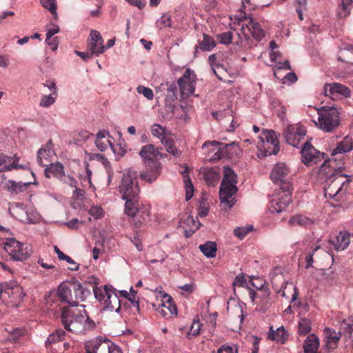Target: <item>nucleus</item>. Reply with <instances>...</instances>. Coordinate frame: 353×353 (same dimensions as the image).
Returning <instances> with one entry per match:
<instances>
[{"label": "nucleus", "instance_id": "f257e3e1", "mask_svg": "<svg viewBox=\"0 0 353 353\" xmlns=\"http://www.w3.org/2000/svg\"><path fill=\"white\" fill-rule=\"evenodd\" d=\"M119 189L123 194V199L125 200V214L132 217V223L136 228L141 227L150 220V213L146 208H139L137 206L139 187L137 173L129 171L124 174Z\"/></svg>", "mask_w": 353, "mask_h": 353}, {"label": "nucleus", "instance_id": "f03ea898", "mask_svg": "<svg viewBox=\"0 0 353 353\" xmlns=\"http://www.w3.org/2000/svg\"><path fill=\"white\" fill-rule=\"evenodd\" d=\"M343 166L344 163L341 160L330 158L325 161L319 169V176L326 181L325 190L330 196L339 194L343 192V187L348 185L349 180H344L345 176L341 174Z\"/></svg>", "mask_w": 353, "mask_h": 353}, {"label": "nucleus", "instance_id": "7ed1b4c3", "mask_svg": "<svg viewBox=\"0 0 353 353\" xmlns=\"http://www.w3.org/2000/svg\"><path fill=\"white\" fill-rule=\"evenodd\" d=\"M61 321L65 330L77 334L85 333L96 326L84 309L79 310L63 307L61 309Z\"/></svg>", "mask_w": 353, "mask_h": 353}, {"label": "nucleus", "instance_id": "20e7f679", "mask_svg": "<svg viewBox=\"0 0 353 353\" xmlns=\"http://www.w3.org/2000/svg\"><path fill=\"white\" fill-rule=\"evenodd\" d=\"M139 155L143 159L146 165L147 170L150 171L141 173L140 176L142 179L150 183L153 182L160 174V163L155 161V159L160 155L157 148H155L152 144H148L141 148Z\"/></svg>", "mask_w": 353, "mask_h": 353}, {"label": "nucleus", "instance_id": "39448f33", "mask_svg": "<svg viewBox=\"0 0 353 353\" xmlns=\"http://www.w3.org/2000/svg\"><path fill=\"white\" fill-rule=\"evenodd\" d=\"M223 178L219 190V196L225 209H230L234 205L233 196L237 191V177L234 170L228 166L223 168Z\"/></svg>", "mask_w": 353, "mask_h": 353}, {"label": "nucleus", "instance_id": "423d86ee", "mask_svg": "<svg viewBox=\"0 0 353 353\" xmlns=\"http://www.w3.org/2000/svg\"><path fill=\"white\" fill-rule=\"evenodd\" d=\"M319 127L325 132H334L340 124V114L334 106H323L318 110Z\"/></svg>", "mask_w": 353, "mask_h": 353}, {"label": "nucleus", "instance_id": "0eeeda50", "mask_svg": "<svg viewBox=\"0 0 353 353\" xmlns=\"http://www.w3.org/2000/svg\"><path fill=\"white\" fill-rule=\"evenodd\" d=\"M85 353H122L119 347L105 336H98L85 342Z\"/></svg>", "mask_w": 353, "mask_h": 353}, {"label": "nucleus", "instance_id": "6e6552de", "mask_svg": "<svg viewBox=\"0 0 353 353\" xmlns=\"http://www.w3.org/2000/svg\"><path fill=\"white\" fill-rule=\"evenodd\" d=\"M292 184H287L285 189L270 201V210L272 213L281 212L285 210L292 201Z\"/></svg>", "mask_w": 353, "mask_h": 353}, {"label": "nucleus", "instance_id": "1a4fd4ad", "mask_svg": "<svg viewBox=\"0 0 353 353\" xmlns=\"http://www.w3.org/2000/svg\"><path fill=\"white\" fill-rule=\"evenodd\" d=\"M305 128L299 123L287 126L283 132V137L286 143L295 148L299 147L305 139Z\"/></svg>", "mask_w": 353, "mask_h": 353}, {"label": "nucleus", "instance_id": "9d476101", "mask_svg": "<svg viewBox=\"0 0 353 353\" xmlns=\"http://www.w3.org/2000/svg\"><path fill=\"white\" fill-rule=\"evenodd\" d=\"M4 249L15 261H23L29 257L28 247L14 239H8Z\"/></svg>", "mask_w": 353, "mask_h": 353}, {"label": "nucleus", "instance_id": "9b49d317", "mask_svg": "<svg viewBox=\"0 0 353 353\" xmlns=\"http://www.w3.org/2000/svg\"><path fill=\"white\" fill-rule=\"evenodd\" d=\"M196 83V74L189 68L186 69L183 75L178 80L181 97L185 99L194 94Z\"/></svg>", "mask_w": 353, "mask_h": 353}, {"label": "nucleus", "instance_id": "f8f14e48", "mask_svg": "<svg viewBox=\"0 0 353 353\" xmlns=\"http://www.w3.org/2000/svg\"><path fill=\"white\" fill-rule=\"evenodd\" d=\"M261 140L265 156L276 154L279 151V141L274 130H265L263 133Z\"/></svg>", "mask_w": 353, "mask_h": 353}, {"label": "nucleus", "instance_id": "ddd939ff", "mask_svg": "<svg viewBox=\"0 0 353 353\" xmlns=\"http://www.w3.org/2000/svg\"><path fill=\"white\" fill-rule=\"evenodd\" d=\"M271 179L275 183H280L281 189H285L287 184H291L289 179V169L284 163H278L270 174Z\"/></svg>", "mask_w": 353, "mask_h": 353}, {"label": "nucleus", "instance_id": "4468645a", "mask_svg": "<svg viewBox=\"0 0 353 353\" xmlns=\"http://www.w3.org/2000/svg\"><path fill=\"white\" fill-rule=\"evenodd\" d=\"M302 161L307 166L317 163L321 159V153L308 142H305L301 150Z\"/></svg>", "mask_w": 353, "mask_h": 353}, {"label": "nucleus", "instance_id": "2eb2a0df", "mask_svg": "<svg viewBox=\"0 0 353 353\" xmlns=\"http://www.w3.org/2000/svg\"><path fill=\"white\" fill-rule=\"evenodd\" d=\"M57 296L61 302L66 303L71 307L76 306L72 283H61L57 289Z\"/></svg>", "mask_w": 353, "mask_h": 353}, {"label": "nucleus", "instance_id": "dca6fc26", "mask_svg": "<svg viewBox=\"0 0 353 353\" xmlns=\"http://www.w3.org/2000/svg\"><path fill=\"white\" fill-rule=\"evenodd\" d=\"M323 92L325 96L330 97L332 99L339 95L345 97L350 96V90L339 83H326L323 88Z\"/></svg>", "mask_w": 353, "mask_h": 353}, {"label": "nucleus", "instance_id": "f3484780", "mask_svg": "<svg viewBox=\"0 0 353 353\" xmlns=\"http://www.w3.org/2000/svg\"><path fill=\"white\" fill-rule=\"evenodd\" d=\"M229 145L219 143L215 141L211 142H205L203 145V149L209 148L210 150L214 152L212 156L214 159H220L221 158L227 157L228 154Z\"/></svg>", "mask_w": 353, "mask_h": 353}, {"label": "nucleus", "instance_id": "a211bd4d", "mask_svg": "<svg viewBox=\"0 0 353 353\" xmlns=\"http://www.w3.org/2000/svg\"><path fill=\"white\" fill-rule=\"evenodd\" d=\"M90 40L88 41V48L94 54L99 55L104 52L105 47L103 46V39L97 30L90 32Z\"/></svg>", "mask_w": 353, "mask_h": 353}, {"label": "nucleus", "instance_id": "6ab92c4d", "mask_svg": "<svg viewBox=\"0 0 353 353\" xmlns=\"http://www.w3.org/2000/svg\"><path fill=\"white\" fill-rule=\"evenodd\" d=\"M329 243L337 251L345 250L350 243V234L347 232H340L338 234L330 236Z\"/></svg>", "mask_w": 353, "mask_h": 353}, {"label": "nucleus", "instance_id": "aec40b11", "mask_svg": "<svg viewBox=\"0 0 353 353\" xmlns=\"http://www.w3.org/2000/svg\"><path fill=\"white\" fill-rule=\"evenodd\" d=\"M338 61L345 63L347 67L353 65V46L343 43L339 47Z\"/></svg>", "mask_w": 353, "mask_h": 353}, {"label": "nucleus", "instance_id": "412c9836", "mask_svg": "<svg viewBox=\"0 0 353 353\" xmlns=\"http://www.w3.org/2000/svg\"><path fill=\"white\" fill-rule=\"evenodd\" d=\"M54 152L52 148V141L43 145L37 152V161L41 166H46L50 163V158L52 156Z\"/></svg>", "mask_w": 353, "mask_h": 353}, {"label": "nucleus", "instance_id": "4be33fe9", "mask_svg": "<svg viewBox=\"0 0 353 353\" xmlns=\"http://www.w3.org/2000/svg\"><path fill=\"white\" fill-rule=\"evenodd\" d=\"M9 210L12 216L20 221L26 223L31 221L23 203H14L10 205Z\"/></svg>", "mask_w": 353, "mask_h": 353}, {"label": "nucleus", "instance_id": "5701e85b", "mask_svg": "<svg viewBox=\"0 0 353 353\" xmlns=\"http://www.w3.org/2000/svg\"><path fill=\"white\" fill-rule=\"evenodd\" d=\"M325 345L324 347L330 352L337 347L338 343L341 338V334L336 333L335 330L327 328L325 330Z\"/></svg>", "mask_w": 353, "mask_h": 353}, {"label": "nucleus", "instance_id": "b1692460", "mask_svg": "<svg viewBox=\"0 0 353 353\" xmlns=\"http://www.w3.org/2000/svg\"><path fill=\"white\" fill-rule=\"evenodd\" d=\"M112 137L106 131H99L97 134L95 144L101 152L105 151L108 146L111 148L112 142L110 139Z\"/></svg>", "mask_w": 353, "mask_h": 353}, {"label": "nucleus", "instance_id": "393cba45", "mask_svg": "<svg viewBox=\"0 0 353 353\" xmlns=\"http://www.w3.org/2000/svg\"><path fill=\"white\" fill-rule=\"evenodd\" d=\"M353 150V139L346 136L343 140L337 143L336 147L332 151L331 155L335 156L337 154H343Z\"/></svg>", "mask_w": 353, "mask_h": 353}, {"label": "nucleus", "instance_id": "a878e982", "mask_svg": "<svg viewBox=\"0 0 353 353\" xmlns=\"http://www.w3.org/2000/svg\"><path fill=\"white\" fill-rule=\"evenodd\" d=\"M319 339L314 334H310L304 341L303 351L304 353H319Z\"/></svg>", "mask_w": 353, "mask_h": 353}, {"label": "nucleus", "instance_id": "bb28decb", "mask_svg": "<svg viewBox=\"0 0 353 353\" xmlns=\"http://www.w3.org/2000/svg\"><path fill=\"white\" fill-rule=\"evenodd\" d=\"M64 167L60 162L55 163H50L44 171V174L46 178L50 179L51 176L55 177L58 180L62 176L64 173Z\"/></svg>", "mask_w": 353, "mask_h": 353}, {"label": "nucleus", "instance_id": "cd10ccee", "mask_svg": "<svg viewBox=\"0 0 353 353\" xmlns=\"http://www.w3.org/2000/svg\"><path fill=\"white\" fill-rule=\"evenodd\" d=\"M73 290L74 300L76 302V306L79 302L83 301L90 292L85 290L83 285L79 282L72 283Z\"/></svg>", "mask_w": 353, "mask_h": 353}, {"label": "nucleus", "instance_id": "c85d7f7f", "mask_svg": "<svg viewBox=\"0 0 353 353\" xmlns=\"http://www.w3.org/2000/svg\"><path fill=\"white\" fill-rule=\"evenodd\" d=\"M251 285L260 291L259 298L260 299L264 309L268 308L270 304L269 298L270 291L268 286L265 285V283H261L260 286L256 285L254 282H252Z\"/></svg>", "mask_w": 353, "mask_h": 353}, {"label": "nucleus", "instance_id": "c756f323", "mask_svg": "<svg viewBox=\"0 0 353 353\" xmlns=\"http://www.w3.org/2000/svg\"><path fill=\"white\" fill-rule=\"evenodd\" d=\"M201 174L208 185L215 186L217 184L219 174L214 169L204 168L201 171Z\"/></svg>", "mask_w": 353, "mask_h": 353}, {"label": "nucleus", "instance_id": "7c9ffc66", "mask_svg": "<svg viewBox=\"0 0 353 353\" xmlns=\"http://www.w3.org/2000/svg\"><path fill=\"white\" fill-rule=\"evenodd\" d=\"M288 334L287 333L283 326H281L275 331L272 329V327L270 328L268 338L270 340L276 341L277 342L283 344L288 339Z\"/></svg>", "mask_w": 353, "mask_h": 353}, {"label": "nucleus", "instance_id": "2f4dec72", "mask_svg": "<svg viewBox=\"0 0 353 353\" xmlns=\"http://www.w3.org/2000/svg\"><path fill=\"white\" fill-rule=\"evenodd\" d=\"M51 90H54L52 94L43 95L39 102V105L43 108H48L54 103L57 98V89L56 84L54 82L50 83V85H47Z\"/></svg>", "mask_w": 353, "mask_h": 353}, {"label": "nucleus", "instance_id": "473e14b6", "mask_svg": "<svg viewBox=\"0 0 353 353\" xmlns=\"http://www.w3.org/2000/svg\"><path fill=\"white\" fill-rule=\"evenodd\" d=\"M10 303L12 305L17 306L20 302L23 300L25 296V293L23 292V289L21 286L15 285L10 286Z\"/></svg>", "mask_w": 353, "mask_h": 353}, {"label": "nucleus", "instance_id": "72a5a7b5", "mask_svg": "<svg viewBox=\"0 0 353 353\" xmlns=\"http://www.w3.org/2000/svg\"><path fill=\"white\" fill-rule=\"evenodd\" d=\"M247 28L250 32L252 36L257 41L261 40L264 36L265 32L261 28L259 23L251 19L247 25Z\"/></svg>", "mask_w": 353, "mask_h": 353}, {"label": "nucleus", "instance_id": "f704fd0d", "mask_svg": "<svg viewBox=\"0 0 353 353\" xmlns=\"http://www.w3.org/2000/svg\"><path fill=\"white\" fill-rule=\"evenodd\" d=\"M353 8L352 0H341L337 8V15L339 18H346L351 12Z\"/></svg>", "mask_w": 353, "mask_h": 353}, {"label": "nucleus", "instance_id": "c9c22d12", "mask_svg": "<svg viewBox=\"0 0 353 353\" xmlns=\"http://www.w3.org/2000/svg\"><path fill=\"white\" fill-rule=\"evenodd\" d=\"M95 298L99 301H104L106 299L110 298V293L112 292V289L108 285L102 287H95L93 289Z\"/></svg>", "mask_w": 353, "mask_h": 353}, {"label": "nucleus", "instance_id": "e433bc0d", "mask_svg": "<svg viewBox=\"0 0 353 353\" xmlns=\"http://www.w3.org/2000/svg\"><path fill=\"white\" fill-rule=\"evenodd\" d=\"M30 183H17L14 181L9 180L6 185V188L11 193L19 194L26 190Z\"/></svg>", "mask_w": 353, "mask_h": 353}, {"label": "nucleus", "instance_id": "4c0bfd02", "mask_svg": "<svg viewBox=\"0 0 353 353\" xmlns=\"http://www.w3.org/2000/svg\"><path fill=\"white\" fill-rule=\"evenodd\" d=\"M65 332L61 329H57L54 333L50 334L46 341V347L49 349L52 344L64 339Z\"/></svg>", "mask_w": 353, "mask_h": 353}, {"label": "nucleus", "instance_id": "58836bf2", "mask_svg": "<svg viewBox=\"0 0 353 353\" xmlns=\"http://www.w3.org/2000/svg\"><path fill=\"white\" fill-rule=\"evenodd\" d=\"M216 46L214 38L207 34H203V40L199 41V48L202 51H211Z\"/></svg>", "mask_w": 353, "mask_h": 353}, {"label": "nucleus", "instance_id": "ea45409f", "mask_svg": "<svg viewBox=\"0 0 353 353\" xmlns=\"http://www.w3.org/2000/svg\"><path fill=\"white\" fill-rule=\"evenodd\" d=\"M200 250L208 258H213L216 254V244L212 241H208L199 245Z\"/></svg>", "mask_w": 353, "mask_h": 353}, {"label": "nucleus", "instance_id": "a19ab883", "mask_svg": "<svg viewBox=\"0 0 353 353\" xmlns=\"http://www.w3.org/2000/svg\"><path fill=\"white\" fill-rule=\"evenodd\" d=\"M289 223L291 225L307 227L312 223V221L307 216L301 214H297L290 219Z\"/></svg>", "mask_w": 353, "mask_h": 353}, {"label": "nucleus", "instance_id": "79ce46f5", "mask_svg": "<svg viewBox=\"0 0 353 353\" xmlns=\"http://www.w3.org/2000/svg\"><path fill=\"white\" fill-rule=\"evenodd\" d=\"M110 298L106 299L104 303L106 305V307L110 309L111 310H115L117 312H119L121 310V304L119 297L116 294L112 292L110 294Z\"/></svg>", "mask_w": 353, "mask_h": 353}, {"label": "nucleus", "instance_id": "37998d69", "mask_svg": "<svg viewBox=\"0 0 353 353\" xmlns=\"http://www.w3.org/2000/svg\"><path fill=\"white\" fill-rule=\"evenodd\" d=\"M10 285L8 283L0 284V300L5 304H10Z\"/></svg>", "mask_w": 353, "mask_h": 353}, {"label": "nucleus", "instance_id": "c03bdc74", "mask_svg": "<svg viewBox=\"0 0 353 353\" xmlns=\"http://www.w3.org/2000/svg\"><path fill=\"white\" fill-rule=\"evenodd\" d=\"M43 8L48 9L53 15L54 19H57L58 14L57 12V6L56 0H40Z\"/></svg>", "mask_w": 353, "mask_h": 353}, {"label": "nucleus", "instance_id": "a18cd8bd", "mask_svg": "<svg viewBox=\"0 0 353 353\" xmlns=\"http://www.w3.org/2000/svg\"><path fill=\"white\" fill-rule=\"evenodd\" d=\"M55 252L57 254L58 258L59 260L66 261L68 263L72 264L74 267H70L69 269L71 270H78L79 265H77L74 260L70 257L69 256L65 254L62 251H61L59 248L55 245L54 247Z\"/></svg>", "mask_w": 353, "mask_h": 353}, {"label": "nucleus", "instance_id": "49530a36", "mask_svg": "<svg viewBox=\"0 0 353 353\" xmlns=\"http://www.w3.org/2000/svg\"><path fill=\"white\" fill-rule=\"evenodd\" d=\"M186 170L188 169L186 168ZM187 174L188 171L185 170L183 174L184 178L185 185L186 188L185 198L186 200L188 201L192 197L194 188L191 180Z\"/></svg>", "mask_w": 353, "mask_h": 353}, {"label": "nucleus", "instance_id": "de8ad7c7", "mask_svg": "<svg viewBox=\"0 0 353 353\" xmlns=\"http://www.w3.org/2000/svg\"><path fill=\"white\" fill-rule=\"evenodd\" d=\"M311 330L310 321L307 319H301L299 324L298 332L300 335L305 336Z\"/></svg>", "mask_w": 353, "mask_h": 353}, {"label": "nucleus", "instance_id": "09e8293b", "mask_svg": "<svg viewBox=\"0 0 353 353\" xmlns=\"http://www.w3.org/2000/svg\"><path fill=\"white\" fill-rule=\"evenodd\" d=\"M213 72L216 77L221 81H225V76L228 73L227 70L222 64H217L213 67Z\"/></svg>", "mask_w": 353, "mask_h": 353}, {"label": "nucleus", "instance_id": "8fccbe9b", "mask_svg": "<svg viewBox=\"0 0 353 353\" xmlns=\"http://www.w3.org/2000/svg\"><path fill=\"white\" fill-rule=\"evenodd\" d=\"M162 143L164 144L167 152L173 154L174 156H178L179 151L174 144V141L172 139L165 138L162 139Z\"/></svg>", "mask_w": 353, "mask_h": 353}, {"label": "nucleus", "instance_id": "3c124183", "mask_svg": "<svg viewBox=\"0 0 353 353\" xmlns=\"http://www.w3.org/2000/svg\"><path fill=\"white\" fill-rule=\"evenodd\" d=\"M59 181L71 188H76V185H77V181L76 179L72 175L66 174L65 172L62 174Z\"/></svg>", "mask_w": 353, "mask_h": 353}, {"label": "nucleus", "instance_id": "603ef678", "mask_svg": "<svg viewBox=\"0 0 353 353\" xmlns=\"http://www.w3.org/2000/svg\"><path fill=\"white\" fill-rule=\"evenodd\" d=\"M156 23L157 27L159 29H162L165 27H170L172 25L171 17L168 14H165L162 15L161 19L158 20Z\"/></svg>", "mask_w": 353, "mask_h": 353}, {"label": "nucleus", "instance_id": "864d4df0", "mask_svg": "<svg viewBox=\"0 0 353 353\" xmlns=\"http://www.w3.org/2000/svg\"><path fill=\"white\" fill-rule=\"evenodd\" d=\"M253 230V227L250 225L248 227L236 228L234 230V234L239 239H243L245 236Z\"/></svg>", "mask_w": 353, "mask_h": 353}, {"label": "nucleus", "instance_id": "5fc2aeb1", "mask_svg": "<svg viewBox=\"0 0 353 353\" xmlns=\"http://www.w3.org/2000/svg\"><path fill=\"white\" fill-rule=\"evenodd\" d=\"M238 347L236 345L228 343L222 345L217 350V353H238Z\"/></svg>", "mask_w": 353, "mask_h": 353}, {"label": "nucleus", "instance_id": "6e6d98bb", "mask_svg": "<svg viewBox=\"0 0 353 353\" xmlns=\"http://www.w3.org/2000/svg\"><path fill=\"white\" fill-rule=\"evenodd\" d=\"M219 41L224 45H229L232 40V33L231 32H225L216 35Z\"/></svg>", "mask_w": 353, "mask_h": 353}, {"label": "nucleus", "instance_id": "4d7b16f0", "mask_svg": "<svg viewBox=\"0 0 353 353\" xmlns=\"http://www.w3.org/2000/svg\"><path fill=\"white\" fill-rule=\"evenodd\" d=\"M209 212V204L204 199L200 202L199 207L198 208V215L200 217H205L208 215Z\"/></svg>", "mask_w": 353, "mask_h": 353}, {"label": "nucleus", "instance_id": "13d9d810", "mask_svg": "<svg viewBox=\"0 0 353 353\" xmlns=\"http://www.w3.org/2000/svg\"><path fill=\"white\" fill-rule=\"evenodd\" d=\"M166 299L165 303L163 304V306L165 308H167L171 314H177V307L175 305L173 304V300L171 296H165L164 297Z\"/></svg>", "mask_w": 353, "mask_h": 353}, {"label": "nucleus", "instance_id": "bf43d9fd", "mask_svg": "<svg viewBox=\"0 0 353 353\" xmlns=\"http://www.w3.org/2000/svg\"><path fill=\"white\" fill-rule=\"evenodd\" d=\"M19 157L15 154L14 156V161L11 162L10 164L6 165L3 168V171H11L13 169H23V167L19 163Z\"/></svg>", "mask_w": 353, "mask_h": 353}, {"label": "nucleus", "instance_id": "052dcab7", "mask_svg": "<svg viewBox=\"0 0 353 353\" xmlns=\"http://www.w3.org/2000/svg\"><path fill=\"white\" fill-rule=\"evenodd\" d=\"M138 93L143 94L147 99L152 100L154 97L152 89L143 85H139L137 88Z\"/></svg>", "mask_w": 353, "mask_h": 353}, {"label": "nucleus", "instance_id": "680f3d73", "mask_svg": "<svg viewBox=\"0 0 353 353\" xmlns=\"http://www.w3.org/2000/svg\"><path fill=\"white\" fill-rule=\"evenodd\" d=\"M88 213L94 219H98L103 216V210L99 205H92L88 210Z\"/></svg>", "mask_w": 353, "mask_h": 353}, {"label": "nucleus", "instance_id": "e2e57ef3", "mask_svg": "<svg viewBox=\"0 0 353 353\" xmlns=\"http://www.w3.org/2000/svg\"><path fill=\"white\" fill-rule=\"evenodd\" d=\"M201 324L199 320H194L190 331L188 332V335L197 336L200 334Z\"/></svg>", "mask_w": 353, "mask_h": 353}, {"label": "nucleus", "instance_id": "0e129e2a", "mask_svg": "<svg viewBox=\"0 0 353 353\" xmlns=\"http://www.w3.org/2000/svg\"><path fill=\"white\" fill-rule=\"evenodd\" d=\"M343 327L346 330V335L350 339L352 337L353 332V318L344 321L342 324Z\"/></svg>", "mask_w": 353, "mask_h": 353}, {"label": "nucleus", "instance_id": "69168bd1", "mask_svg": "<svg viewBox=\"0 0 353 353\" xmlns=\"http://www.w3.org/2000/svg\"><path fill=\"white\" fill-rule=\"evenodd\" d=\"M111 148L115 154L121 157H123L127 152V148L125 145H122L121 143H119L116 145L112 143Z\"/></svg>", "mask_w": 353, "mask_h": 353}, {"label": "nucleus", "instance_id": "338daca9", "mask_svg": "<svg viewBox=\"0 0 353 353\" xmlns=\"http://www.w3.org/2000/svg\"><path fill=\"white\" fill-rule=\"evenodd\" d=\"M232 112V111L231 110L228 109L219 112H213L212 116L216 120L219 121L226 117L228 115L231 116Z\"/></svg>", "mask_w": 353, "mask_h": 353}, {"label": "nucleus", "instance_id": "774afa93", "mask_svg": "<svg viewBox=\"0 0 353 353\" xmlns=\"http://www.w3.org/2000/svg\"><path fill=\"white\" fill-rule=\"evenodd\" d=\"M90 135V134L89 133L88 131L81 130L77 133V134H76L74 139L76 142L85 141L89 138Z\"/></svg>", "mask_w": 353, "mask_h": 353}]
</instances>
